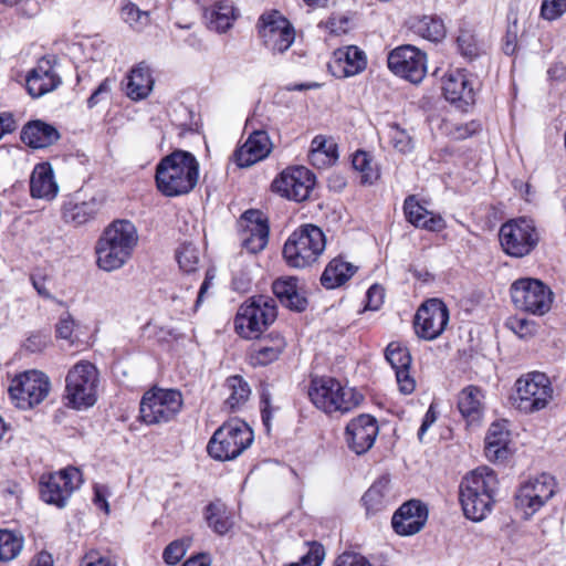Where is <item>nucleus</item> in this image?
<instances>
[{
	"mask_svg": "<svg viewBox=\"0 0 566 566\" xmlns=\"http://www.w3.org/2000/svg\"><path fill=\"white\" fill-rule=\"evenodd\" d=\"M566 12V0H543L541 14L544 19L553 21Z\"/></svg>",
	"mask_w": 566,
	"mask_h": 566,
	"instance_id": "obj_49",
	"label": "nucleus"
},
{
	"mask_svg": "<svg viewBox=\"0 0 566 566\" xmlns=\"http://www.w3.org/2000/svg\"><path fill=\"white\" fill-rule=\"evenodd\" d=\"M253 441L252 430L239 419L223 423L214 431V460H232Z\"/></svg>",
	"mask_w": 566,
	"mask_h": 566,
	"instance_id": "obj_12",
	"label": "nucleus"
},
{
	"mask_svg": "<svg viewBox=\"0 0 566 566\" xmlns=\"http://www.w3.org/2000/svg\"><path fill=\"white\" fill-rule=\"evenodd\" d=\"M428 520V507L419 500L403 503L392 515L391 526L400 536L419 533Z\"/></svg>",
	"mask_w": 566,
	"mask_h": 566,
	"instance_id": "obj_22",
	"label": "nucleus"
},
{
	"mask_svg": "<svg viewBox=\"0 0 566 566\" xmlns=\"http://www.w3.org/2000/svg\"><path fill=\"white\" fill-rule=\"evenodd\" d=\"M389 137L392 147L401 154H408L415 147L413 137L398 124L389 125Z\"/></svg>",
	"mask_w": 566,
	"mask_h": 566,
	"instance_id": "obj_46",
	"label": "nucleus"
},
{
	"mask_svg": "<svg viewBox=\"0 0 566 566\" xmlns=\"http://www.w3.org/2000/svg\"><path fill=\"white\" fill-rule=\"evenodd\" d=\"M182 397L178 390L153 389L142 398L140 418L147 424H158L170 421L180 411Z\"/></svg>",
	"mask_w": 566,
	"mask_h": 566,
	"instance_id": "obj_10",
	"label": "nucleus"
},
{
	"mask_svg": "<svg viewBox=\"0 0 566 566\" xmlns=\"http://www.w3.org/2000/svg\"><path fill=\"white\" fill-rule=\"evenodd\" d=\"M137 229L128 220L113 221L105 228L95 245L96 264L106 272L123 268L138 244Z\"/></svg>",
	"mask_w": 566,
	"mask_h": 566,
	"instance_id": "obj_1",
	"label": "nucleus"
},
{
	"mask_svg": "<svg viewBox=\"0 0 566 566\" xmlns=\"http://www.w3.org/2000/svg\"><path fill=\"white\" fill-rule=\"evenodd\" d=\"M334 566H374L366 557L358 553L345 552L334 562Z\"/></svg>",
	"mask_w": 566,
	"mask_h": 566,
	"instance_id": "obj_51",
	"label": "nucleus"
},
{
	"mask_svg": "<svg viewBox=\"0 0 566 566\" xmlns=\"http://www.w3.org/2000/svg\"><path fill=\"white\" fill-rule=\"evenodd\" d=\"M15 120L10 113L0 114V139L15 129Z\"/></svg>",
	"mask_w": 566,
	"mask_h": 566,
	"instance_id": "obj_61",
	"label": "nucleus"
},
{
	"mask_svg": "<svg viewBox=\"0 0 566 566\" xmlns=\"http://www.w3.org/2000/svg\"><path fill=\"white\" fill-rule=\"evenodd\" d=\"M242 247L250 253H259L269 242L270 227L260 210H248L241 217Z\"/></svg>",
	"mask_w": 566,
	"mask_h": 566,
	"instance_id": "obj_21",
	"label": "nucleus"
},
{
	"mask_svg": "<svg viewBox=\"0 0 566 566\" xmlns=\"http://www.w3.org/2000/svg\"><path fill=\"white\" fill-rule=\"evenodd\" d=\"M273 293L284 306L291 310L301 312L306 307V298L297 291L296 277L290 276L274 281Z\"/></svg>",
	"mask_w": 566,
	"mask_h": 566,
	"instance_id": "obj_35",
	"label": "nucleus"
},
{
	"mask_svg": "<svg viewBox=\"0 0 566 566\" xmlns=\"http://www.w3.org/2000/svg\"><path fill=\"white\" fill-rule=\"evenodd\" d=\"M442 91L446 98L452 103L463 101L473 102L474 92L469 76L462 70H454L442 78Z\"/></svg>",
	"mask_w": 566,
	"mask_h": 566,
	"instance_id": "obj_28",
	"label": "nucleus"
},
{
	"mask_svg": "<svg viewBox=\"0 0 566 566\" xmlns=\"http://www.w3.org/2000/svg\"><path fill=\"white\" fill-rule=\"evenodd\" d=\"M259 36L272 53H284L295 39L291 23L277 11L263 13L256 23Z\"/></svg>",
	"mask_w": 566,
	"mask_h": 566,
	"instance_id": "obj_14",
	"label": "nucleus"
},
{
	"mask_svg": "<svg viewBox=\"0 0 566 566\" xmlns=\"http://www.w3.org/2000/svg\"><path fill=\"white\" fill-rule=\"evenodd\" d=\"M384 300V290L378 285H373L367 291V307L376 311L380 307Z\"/></svg>",
	"mask_w": 566,
	"mask_h": 566,
	"instance_id": "obj_57",
	"label": "nucleus"
},
{
	"mask_svg": "<svg viewBox=\"0 0 566 566\" xmlns=\"http://www.w3.org/2000/svg\"><path fill=\"white\" fill-rule=\"evenodd\" d=\"M75 322L70 314L61 316L56 324V336L62 339L72 342Z\"/></svg>",
	"mask_w": 566,
	"mask_h": 566,
	"instance_id": "obj_54",
	"label": "nucleus"
},
{
	"mask_svg": "<svg viewBox=\"0 0 566 566\" xmlns=\"http://www.w3.org/2000/svg\"><path fill=\"white\" fill-rule=\"evenodd\" d=\"M272 149V143L265 130L254 129L247 142L234 153L239 167H250L266 158Z\"/></svg>",
	"mask_w": 566,
	"mask_h": 566,
	"instance_id": "obj_25",
	"label": "nucleus"
},
{
	"mask_svg": "<svg viewBox=\"0 0 566 566\" xmlns=\"http://www.w3.org/2000/svg\"><path fill=\"white\" fill-rule=\"evenodd\" d=\"M483 392L473 385L464 387L458 396V409L463 418L473 422L481 418L483 412Z\"/></svg>",
	"mask_w": 566,
	"mask_h": 566,
	"instance_id": "obj_33",
	"label": "nucleus"
},
{
	"mask_svg": "<svg viewBox=\"0 0 566 566\" xmlns=\"http://www.w3.org/2000/svg\"><path fill=\"white\" fill-rule=\"evenodd\" d=\"M517 43V35H516V24L514 23L513 27H509L504 44H503V51L507 55H512L516 50Z\"/></svg>",
	"mask_w": 566,
	"mask_h": 566,
	"instance_id": "obj_59",
	"label": "nucleus"
},
{
	"mask_svg": "<svg viewBox=\"0 0 566 566\" xmlns=\"http://www.w3.org/2000/svg\"><path fill=\"white\" fill-rule=\"evenodd\" d=\"M308 396L316 408L328 415L347 413L358 407L364 399L354 388L345 387L332 377L313 378Z\"/></svg>",
	"mask_w": 566,
	"mask_h": 566,
	"instance_id": "obj_4",
	"label": "nucleus"
},
{
	"mask_svg": "<svg viewBox=\"0 0 566 566\" xmlns=\"http://www.w3.org/2000/svg\"><path fill=\"white\" fill-rule=\"evenodd\" d=\"M387 62L390 71L415 84L421 82L427 73L426 53L413 45L396 48Z\"/></svg>",
	"mask_w": 566,
	"mask_h": 566,
	"instance_id": "obj_17",
	"label": "nucleus"
},
{
	"mask_svg": "<svg viewBox=\"0 0 566 566\" xmlns=\"http://www.w3.org/2000/svg\"><path fill=\"white\" fill-rule=\"evenodd\" d=\"M252 285L251 269L249 266L241 268L234 271L232 277V290L239 293H247L250 291Z\"/></svg>",
	"mask_w": 566,
	"mask_h": 566,
	"instance_id": "obj_50",
	"label": "nucleus"
},
{
	"mask_svg": "<svg viewBox=\"0 0 566 566\" xmlns=\"http://www.w3.org/2000/svg\"><path fill=\"white\" fill-rule=\"evenodd\" d=\"M98 371L88 361L74 365L65 378V399L67 405L75 408H88L96 402Z\"/></svg>",
	"mask_w": 566,
	"mask_h": 566,
	"instance_id": "obj_8",
	"label": "nucleus"
},
{
	"mask_svg": "<svg viewBox=\"0 0 566 566\" xmlns=\"http://www.w3.org/2000/svg\"><path fill=\"white\" fill-rule=\"evenodd\" d=\"M457 44L463 56L472 59L479 55L480 46L473 29L468 27L461 28L457 38Z\"/></svg>",
	"mask_w": 566,
	"mask_h": 566,
	"instance_id": "obj_47",
	"label": "nucleus"
},
{
	"mask_svg": "<svg viewBox=\"0 0 566 566\" xmlns=\"http://www.w3.org/2000/svg\"><path fill=\"white\" fill-rule=\"evenodd\" d=\"M112 88V81L109 78H105L98 87L93 92L90 96L87 104L90 107H94L98 103V97L102 94H108Z\"/></svg>",
	"mask_w": 566,
	"mask_h": 566,
	"instance_id": "obj_60",
	"label": "nucleus"
},
{
	"mask_svg": "<svg viewBox=\"0 0 566 566\" xmlns=\"http://www.w3.org/2000/svg\"><path fill=\"white\" fill-rule=\"evenodd\" d=\"M23 537L11 531L0 530V562H10L21 553Z\"/></svg>",
	"mask_w": 566,
	"mask_h": 566,
	"instance_id": "obj_42",
	"label": "nucleus"
},
{
	"mask_svg": "<svg viewBox=\"0 0 566 566\" xmlns=\"http://www.w3.org/2000/svg\"><path fill=\"white\" fill-rule=\"evenodd\" d=\"M60 138L55 127L42 120L28 123L21 132V140L32 148H45Z\"/></svg>",
	"mask_w": 566,
	"mask_h": 566,
	"instance_id": "obj_30",
	"label": "nucleus"
},
{
	"mask_svg": "<svg viewBox=\"0 0 566 566\" xmlns=\"http://www.w3.org/2000/svg\"><path fill=\"white\" fill-rule=\"evenodd\" d=\"M503 251L514 258L530 254L537 245L539 237L533 220L518 218L503 223L499 232Z\"/></svg>",
	"mask_w": 566,
	"mask_h": 566,
	"instance_id": "obj_9",
	"label": "nucleus"
},
{
	"mask_svg": "<svg viewBox=\"0 0 566 566\" xmlns=\"http://www.w3.org/2000/svg\"><path fill=\"white\" fill-rule=\"evenodd\" d=\"M437 420L436 412L432 408V406L428 409V411L424 415V418L422 420L421 427L418 431V438L419 440H422L423 434L429 429V427Z\"/></svg>",
	"mask_w": 566,
	"mask_h": 566,
	"instance_id": "obj_63",
	"label": "nucleus"
},
{
	"mask_svg": "<svg viewBox=\"0 0 566 566\" xmlns=\"http://www.w3.org/2000/svg\"><path fill=\"white\" fill-rule=\"evenodd\" d=\"M324 558V549L318 544H313L308 552L301 558L303 566H319Z\"/></svg>",
	"mask_w": 566,
	"mask_h": 566,
	"instance_id": "obj_55",
	"label": "nucleus"
},
{
	"mask_svg": "<svg viewBox=\"0 0 566 566\" xmlns=\"http://www.w3.org/2000/svg\"><path fill=\"white\" fill-rule=\"evenodd\" d=\"M555 493V480L542 473L525 481L515 495V505L525 517L534 515Z\"/></svg>",
	"mask_w": 566,
	"mask_h": 566,
	"instance_id": "obj_15",
	"label": "nucleus"
},
{
	"mask_svg": "<svg viewBox=\"0 0 566 566\" xmlns=\"http://www.w3.org/2000/svg\"><path fill=\"white\" fill-rule=\"evenodd\" d=\"M409 30L431 42H439L446 36L443 21L433 15L412 17L408 21Z\"/></svg>",
	"mask_w": 566,
	"mask_h": 566,
	"instance_id": "obj_37",
	"label": "nucleus"
},
{
	"mask_svg": "<svg viewBox=\"0 0 566 566\" xmlns=\"http://www.w3.org/2000/svg\"><path fill=\"white\" fill-rule=\"evenodd\" d=\"M104 205V196L94 193L86 199L78 196L64 202L62 207V218L64 222L73 227L83 226L93 220Z\"/></svg>",
	"mask_w": 566,
	"mask_h": 566,
	"instance_id": "obj_23",
	"label": "nucleus"
},
{
	"mask_svg": "<svg viewBox=\"0 0 566 566\" xmlns=\"http://www.w3.org/2000/svg\"><path fill=\"white\" fill-rule=\"evenodd\" d=\"M122 19L135 30H143L150 22L149 12L140 10L136 4L128 2L122 7Z\"/></svg>",
	"mask_w": 566,
	"mask_h": 566,
	"instance_id": "obj_44",
	"label": "nucleus"
},
{
	"mask_svg": "<svg viewBox=\"0 0 566 566\" xmlns=\"http://www.w3.org/2000/svg\"><path fill=\"white\" fill-rule=\"evenodd\" d=\"M284 340L277 338L272 345H258L250 355L252 365L266 366L279 358L284 349Z\"/></svg>",
	"mask_w": 566,
	"mask_h": 566,
	"instance_id": "obj_41",
	"label": "nucleus"
},
{
	"mask_svg": "<svg viewBox=\"0 0 566 566\" xmlns=\"http://www.w3.org/2000/svg\"><path fill=\"white\" fill-rule=\"evenodd\" d=\"M315 186V176L305 167L284 170L272 182L273 191L290 200L304 201Z\"/></svg>",
	"mask_w": 566,
	"mask_h": 566,
	"instance_id": "obj_19",
	"label": "nucleus"
},
{
	"mask_svg": "<svg viewBox=\"0 0 566 566\" xmlns=\"http://www.w3.org/2000/svg\"><path fill=\"white\" fill-rule=\"evenodd\" d=\"M512 405L524 413L545 409L554 398V388L546 374L532 371L521 376L514 386Z\"/></svg>",
	"mask_w": 566,
	"mask_h": 566,
	"instance_id": "obj_6",
	"label": "nucleus"
},
{
	"mask_svg": "<svg viewBox=\"0 0 566 566\" xmlns=\"http://www.w3.org/2000/svg\"><path fill=\"white\" fill-rule=\"evenodd\" d=\"M352 164L354 169L361 174V184L371 185L375 180L378 179V170L373 167L371 159L366 151H356L353 156Z\"/></svg>",
	"mask_w": 566,
	"mask_h": 566,
	"instance_id": "obj_43",
	"label": "nucleus"
},
{
	"mask_svg": "<svg viewBox=\"0 0 566 566\" xmlns=\"http://www.w3.org/2000/svg\"><path fill=\"white\" fill-rule=\"evenodd\" d=\"M499 490L495 472L488 467H479L467 474L459 490L464 515L475 522L482 521L492 510Z\"/></svg>",
	"mask_w": 566,
	"mask_h": 566,
	"instance_id": "obj_2",
	"label": "nucleus"
},
{
	"mask_svg": "<svg viewBox=\"0 0 566 566\" xmlns=\"http://www.w3.org/2000/svg\"><path fill=\"white\" fill-rule=\"evenodd\" d=\"M82 475L78 469L70 467L50 474L41 482V497L49 504L64 507L71 494L80 488Z\"/></svg>",
	"mask_w": 566,
	"mask_h": 566,
	"instance_id": "obj_18",
	"label": "nucleus"
},
{
	"mask_svg": "<svg viewBox=\"0 0 566 566\" xmlns=\"http://www.w3.org/2000/svg\"><path fill=\"white\" fill-rule=\"evenodd\" d=\"M30 191L33 198L52 200L59 192L53 170L49 164L36 165L30 179Z\"/></svg>",
	"mask_w": 566,
	"mask_h": 566,
	"instance_id": "obj_29",
	"label": "nucleus"
},
{
	"mask_svg": "<svg viewBox=\"0 0 566 566\" xmlns=\"http://www.w3.org/2000/svg\"><path fill=\"white\" fill-rule=\"evenodd\" d=\"M50 342V337L46 334H33L31 335L24 346L28 350L35 353L46 347Z\"/></svg>",
	"mask_w": 566,
	"mask_h": 566,
	"instance_id": "obj_56",
	"label": "nucleus"
},
{
	"mask_svg": "<svg viewBox=\"0 0 566 566\" xmlns=\"http://www.w3.org/2000/svg\"><path fill=\"white\" fill-rule=\"evenodd\" d=\"M62 81L51 60L43 57L27 76V90L32 97H41L61 85Z\"/></svg>",
	"mask_w": 566,
	"mask_h": 566,
	"instance_id": "obj_24",
	"label": "nucleus"
},
{
	"mask_svg": "<svg viewBox=\"0 0 566 566\" xmlns=\"http://www.w3.org/2000/svg\"><path fill=\"white\" fill-rule=\"evenodd\" d=\"M189 539L188 538H181L176 539L171 542L163 553V558L166 564L168 565H176L178 564L182 557L186 555L187 549L189 547Z\"/></svg>",
	"mask_w": 566,
	"mask_h": 566,
	"instance_id": "obj_48",
	"label": "nucleus"
},
{
	"mask_svg": "<svg viewBox=\"0 0 566 566\" xmlns=\"http://www.w3.org/2000/svg\"><path fill=\"white\" fill-rule=\"evenodd\" d=\"M50 389V378L43 371L32 369L12 379L9 394L18 408L29 409L41 403Z\"/></svg>",
	"mask_w": 566,
	"mask_h": 566,
	"instance_id": "obj_11",
	"label": "nucleus"
},
{
	"mask_svg": "<svg viewBox=\"0 0 566 566\" xmlns=\"http://www.w3.org/2000/svg\"><path fill=\"white\" fill-rule=\"evenodd\" d=\"M199 179V164L196 157L185 150L165 156L156 167V185L167 197L189 193Z\"/></svg>",
	"mask_w": 566,
	"mask_h": 566,
	"instance_id": "obj_3",
	"label": "nucleus"
},
{
	"mask_svg": "<svg viewBox=\"0 0 566 566\" xmlns=\"http://www.w3.org/2000/svg\"><path fill=\"white\" fill-rule=\"evenodd\" d=\"M367 514L382 511L391 501L390 480L381 476L365 492L361 499Z\"/></svg>",
	"mask_w": 566,
	"mask_h": 566,
	"instance_id": "obj_34",
	"label": "nucleus"
},
{
	"mask_svg": "<svg viewBox=\"0 0 566 566\" xmlns=\"http://www.w3.org/2000/svg\"><path fill=\"white\" fill-rule=\"evenodd\" d=\"M276 318L275 301L265 295L252 296L243 303L235 316L237 333L247 338H258Z\"/></svg>",
	"mask_w": 566,
	"mask_h": 566,
	"instance_id": "obj_7",
	"label": "nucleus"
},
{
	"mask_svg": "<svg viewBox=\"0 0 566 566\" xmlns=\"http://www.w3.org/2000/svg\"><path fill=\"white\" fill-rule=\"evenodd\" d=\"M94 503L102 510L105 511V513L109 512V505L106 501V488L103 485H95L94 486Z\"/></svg>",
	"mask_w": 566,
	"mask_h": 566,
	"instance_id": "obj_62",
	"label": "nucleus"
},
{
	"mask_svg": "<svg viewBox=\"0 0 566 566\" xmlns=\"http://www.w3.org/2000/svg\"><path fill=\"white\" fill-rule=\"evenodd\" d=\"M176 260L182 271L193 272L199 263V250L191 243H182L176 250Z\"/></svg>",
	"mask_w": 566,
	"mask_h": 566,
	"instance_id": "obj_45",
	"label": "nucleus"
},
{
	"mask_svg": "<svg viewBox=\"0 0 566 566\" xmlns=\"http://www.w3.org/2000/svg\"><path fill=\"white\" fill-rule=\"evenodd\" d=\"M325 234L314 224H303L294 230L283 247V258L291 268L303 269L312 265L324 252Z\"/></svg>",
	"mask_w": 566,
	"mask_h": 566,
	"instance_id": "obj_5",
	"label": "nucleus"
},
{
	"mask_svg": "<svg viewBox=\"0 0 566 566\" xmlns=\"http://www.w3.org/2000/svg\"><path fill=\"white\" fill-rule=\"evenodd\" d=\"M154 80L149 67L139 63L127 75L126 95L133 101L146 98L153 91Z\"/></svg>",
	"mask_w": 566,
	"mask_h": 566,
	"instance_id": "obj_32",
	"label": "nucleus"
},
{
	"mask_svg": "<svg viewBox=\"0 0 566 566\" xmlns=\"http://www.w3.org/2000/svg\"><path fill=\"white\" fill-rule=\"evenodd\" d=\"M507 444V430L501 423H492L485 437V457L490 461L505 460L510 453Z\"/></svg>",
	"mask_w": 566,
	"mask_h": 566,
	"instance_id": "obj_36",
	"label": "nucleus"
},
{
	"mask_svg": "<svg viewBox=\"0 0 566 566\" xmlns=\"http://www.w3.org/2000/svg\"><path fill=\"white\" fill-rule=\"evenodd\" d=\"M366 64L365 53L357 46L350 45L335 52V60L329 67L335 75L349 77L364 71Z\"/></svg>",
	"mask_w": 566,
	"mask_h": 566,
	"instance_id": "obj_27",
	"label": "nucleus"
},
{
	"mask_svg": "<svg viewBox=\"0 0 566 566\" xmlns=\"http://www.w3.org/2000/svg\"><path fill=\"white\" fill-rule=\"evenodd\" d=\"M232 526V521L226 515L224 505L214 503V533L226 534Z\"/></svg>",
	"mask_w": 566,
	"mask_h": 566,
	"instance_id": "obj_53",
	"label": "nucleus"
},
{
	"mask_svg": "<svg viewBox=\"0 0 566 566\" xmlns=\"http://www.w3.org/2000/svg\"><path fill=\"white\" fill-rule=\"evenodd\" d=\"M386 359L395 370L399 390L405 395L411 394L416 388V381L409 373L411 356L408 349L397 343H390L386 348Z\"/></svg>",
	"mask_w": 566,
	"mask_h": 566,
	"instance_id": "obj_26",
	"label": "nucleus"
},
{
	"mask_svg": "<svg viewBox=\"0 0 566 566\" xmlns=\"http://www.w3.org/2000/svg\"><path fill=\"white\" fill-rule=\"evenodd\" d=\"M337 158H338V154L322 153L319 150H315L312 148L308 154L310 163L314 167L319 168V169L332 166L334 163H336Z\"/></svg>",
	"mask_w": 566,
	"mask_h": 566,
	"instance_id": "obj_52",
	"label": "nucleus"
},
{
	"mask_svg": "<svg viewBox=\"0 0 566 566\" xmlns=\"http://www.w3.org/2000/svg\"><path fill=\"white\" fill-rule=\"evenodd\" d=\"M327 182L329 189L334 191H342L346 186V179L339 174H332Z\"/></svg>",
	"mask_w": 566,
	"mask_h": 566,
	"instance_id": "obj_64",
	"label": "nucleus"
},
{
	"mask_svg": "<svg viewBox=\"0 0 566 566\" xmlns=\"http://www.w3.org/2000/svg\"><path fill=\"white\" fill-rule=\"evenodd\" d=\"M357 268L340 258L333 259L325 268L321 283L326 289H336L348 281Z\"/></svg>",
	"mask_w": 566,
	"mask_h": 566,
	"instance_id": "obj_38",
	"label": "nucleus"
},
{
	"mask_svg": "<svg viewBox=\"0 0 566 566\" xmlns=\"http://www.w3.org/2000/svg\"><path fill=\"white\" fill-rule=\"evenodd\" d=\"M378 431L377 420L370 415L361 413L346 426L345 440L348 448L360 455L374 446Z\"/></svg>",
	"mask_w": 566,
	"mask_h": 566,
	"instance_id": "obj_20",
	"label": "nucleus"
},
{
	"mask_svg": "<svg viewBox=\"0 0 566 566\" xmlns=\"http://www.w3.org/2000/svg\"><path fill=\"white\" fill-rule=\"evenodd\" d=\"M403 210L407 220L417 228H423L430 231H440L444 227L441 217L433 216L422 207L413 196L406 198Z\"/></svg>",
	"mask_w": 566,
	"mask_h": 566,
	"instance_id": "obj_31",
	"label": "nucleus"
},
{
	"mask_svg": "<svg viewBox=\"0 0 566 566\" xmlns=\"http://www.w3.org/2000/svg\"><path fill=\"white\" fill-rule=\"evenodd\" d=\"M311 148L315 150H319L322 153H337V145L333 140L326 139L324 136H316L312 140Z\"/></svg>",
	"mask_w": 566,
	"mask_h": 566,
	"instance_id": "obj_58",
	"label": "nucleus"
},
{
	"mask_svg": "<svg viewBox=\"0 0 566 566\" xmlns=\"http://www.w3.org/2000/svg\"><path fill=\"white\" fill-rule=\"evenodd\" d=\"M511 297L521 311L543 315L552 305V292L541 281L520 279L511 286Z\"/></svg>",
	"mask_w": 566,
	"mask_h": 566,
	"instance_id": "obj_13",
	"label": "nucleus"
},
{
	"mask_svg": "<svg viewBox=\"0 0 566 566\" xmlns=\"http://www.w3.org/2000/svg\"><path fill=\"white\" fill-rule=\"evenodd\" d=\"M223 389L228 395L224 405L230 410H234L242 406L249 399L251 394L250 386L239 375L227 378Z\"/></svg>",
	"mask_w": 566,
	"mask_h": 566,
	"instance_id": "obj_39",
	"label": "nucleus"
},
{
	"mask_svg": "<svg viewBox=\"0 0 566 566\" xmlns=\"http://www.w3.org/2000/svg\"><path fill=\"white\" fill-rule=\"evenodd\" d=\"M449 323V310L439 298H430L420 305L413 326L418 337L424 340L438 338Z\"/></svg>",
	"mask_w": 566,
	"mask_h": 566,
	"instance_id": "obj_16",
	"label": "nucleus"
},
{
	"mask_svg": "<svg viewBox=\"0 0 566 566\" xmlns=\"http://www.w3.org/2000/svg\"><path fill=\"white\" fill-rule=\"evenodd\" d=\"M239 13L232 2L228 0H214V29L218 32H227L232 28Z\"/></svg>",
	"mask_w": 566,
	"mask_h": 566,
	"instance_id": "obj_40",
	"label": "nucleus"
}]
</instances>
